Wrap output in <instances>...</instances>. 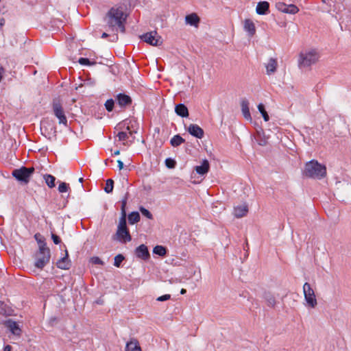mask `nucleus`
<instances>
[{
    "label": "nucleus",
    "mask_w": 351,
    "mask_h": 351,
    "mask_svg": "<svg viewBox=\"0 0 351 351\" xmlns=\"http://www.w3.org/2000/svg\"><path fill=\"white\" fill-rule=\"evenodd\" d=\"M269 8V3L267 1H261L258 3L256 11L257 14L263 15L266 14Z\"/></svg>",
    "instance_id": "nucleus-16"
},
{
    "label": "nucleus",
    "mask_w": 351,
    "mask_h": 351,
    "mask_svg": "<svg viewBox=\"0 0 351 351\" xmlns=\"http://www.w3.org/2000/svg\"><path fill=\"white\" fill-rule=\"evenodd\" d=\"M141 40L152 45L159 46L162 45V40L156 31L147 32L141 36Z\"/></svg>",
    "instance_id": "nucleus-9"
},
{
    "label": "nucleus",
    "mask_w": 351,
    "mask_h": 351,
    "mask_svg": "<svg viewBox=\"0 0 351 351\" xmlns=\"http://www.w3.org/2000/svg\"><path fill=\"white\" fill-rule=\"evenodd\" d=\"M126 204H127V198L125 197L124 199H123L121 201V217H126V213H125Z\"/></svg>",
    "instance_id": "nucleus-41"
},
{
    "label": "nucleus",
    "mask_w": 351,
    "mask_h": 351,
    "mask_svg": "<svg viewBox=\"0 0 351 351\" xmlns=\"http://www.w3.org/2000/svg\"><path fill=\"white\" fill-rule=\"evenodd\" d=\"M12 347L10 345H7L4 347L3 351H11Z\"/></svg>",
    "instance_id": "nucleus-49"
},
{
    "label": "nucleus",
    "mask_w": 351,
    "mask_h": 351,
    "mask_svg": "<svg viewBox=\"0 0 351 351\" xmlns=\"http://www.w3.org/2000/svg\"><path fill=\"white\" fill-rule=\"evenodd\" d=\"M265 298L269 306H270L271 307H274L275 306L276 300L273 295H271L270 294H266Z\"/></svg>",
    "instance_id": "nucleus-34"
},
{
    "label": "nucleus",
    "mask_w": 351,
    "mask_h": 351,
    "mask_svg": "<svg viewBox=\"0 0 351 351\" xmlns=\"http://www.w3.org/2000/svg\"><path fill=\"white\" fill-rule=\"evenodd\" d=\"M96 302L97 304H103V301H101V300H97Z\"/></svg>",
    "instance_id": "nucleus-54"
},
{
    "label": "nucleus",
    "mask_w": 351,
    "mask_h": 351,
    "mask_svg": "<svg viewBox=\"0 0 351 351\" xmlns=\"http://www.w3.org/2000/svg\"><path fill=\"white\" fill-rule=\"evenodd\" d=\"M5 24V20L3 19H0V27H3Z\"/></svg>",
    "instance_id": "nucleus-50"
},
{
    "label": "nucleus",
    "mask_w": 351,
    "mask_h": 351,
    "mask_svg": "<svg viewBox=\"0 0 351 351\" xmlns=\"http://www.w3.org/2000/svg\"><path fill=\"white\" fill-rule=\"evenodd\" d=\"M114 100L110 99H108L105 103V107L108 112H111L114 108Z\"/></svg>",
    "instance_id": "nucleus-37"
},
{
    "label": "nucleus",
    "mask_w": 351,
    "mask_h": 351,
    "mask_svg": "<svg viewBox=\"0 0 351 351\" xmlns=\"http://www.w3.org/2000/svg\"><path fill=\"white\" fill-rule=\"evenodd\" d=\"M78 62L82 65H93L95 64V62H91L89 59L86 58H80Z\"/></svg>",
    "instance_id": "nucleus-39"
},
{
    "label": "nucleus",
    "mask_w": 351,
    "mask_h": 351,
    "mask_svg": "<svg viewBox=\"0 0 351 351\" xmlns=\"http://www.w3.org/2000/svg\"><path fill=\"white\" fill-rule=\"evenodd\" d=\"M114 181L112 179H108L106 182L104 191L107 193H110L113 190Z\"/></svg>",
    "instance_id": "nucleus-30"
},
{
    "label": "nucleus",
    "mask_w": 351,
    "mask_h": 351,
    "mask_svg": "<svg viewBox=\"0 0 351 351\" xmlns=\"http://www.w3.org/2000/svg\"><path fill=\"white\" fill-rule=\"evenodd\" d=\"M124 260V256L122 254H118L114 258V263H121Z\"/></svg>",
    "instance_id": "nucleus-42"
},
{
    "label": "nucleus",
    "mask_w": 351,
    "mask_h": 351,
    "mask_svg": "<svg viewBox=\"0 0 351 351\" xmlns=\"http://www.w3.org/2000/svg\"><path fill=\"white\" fill-rule=\"evenodd\" d=\"M139 210H140L141 214L143 216H145V217H147V219H153L152 214L147 209H146L145 208H144L143 206H141Z\"/></svg>",
    "instance_id": "nucleus-33"
},
{
    "label": "nucleus",
    "mask_w": 351,
    "mask_h": 351,
    "mask_svg": "<svg viewBox=\"0 0 351 351\" xmlns=\"http://www.w3.org/2000/svg\"><path fill=\"white\" fill-rule=\"evenodd\" d=\"M241 111L244 118L247 121H252V117L249 108V101L247 99H243L241 104Z\"/></svg>",
    "instance_id": "nucleus-14"
},
{
    "label": "nucleus",
    "mask_w": 351,
    "mask_h": 351,
    "mask_svg": "<svg viewBox=\"0 0 351 351\" xmlns=\"http://www.w3.org/2000/svg\"><path fill=\"white\" fill-rule=\"evenodd\" d=\"M46 265H25V269L31 274L38 275Z\"/></svg>",
    "instance_id": "nucleus-19"
},
{
    "label": "nucleus",
    "mask_w": 351,
    "mask_h": 351,
    "mask_svg": "<svg viewBox=\"0 0 351 351\" xmlns=\"http://www.w3.org/2000/svg\"><path fill=\"white\" fill-rule=\"evenodd\" d=\"M9 327L14 334H19V332H21V330L19 328L18 324L14 322H10L9 324Z\"/></svg>",
    "instance_id": "nucleus-32"
},
{
    "label": "nucleus",
    "mask_w": 351,
    "mask_h": 351,
    "mask_svg": "<svg viewBox=\"0 0 351 351\" xmlns=\"http://www.w3.org/2000/svg\"><path fill=\"white\" fill-rule=\"evenodd\" d=\"M44 178L49 188H53L55 186L56 178L53 176L47 174L44 176Z\"/></svg>",
    "instance_id": "nucleus-27"
},
{
    "label": "nucleus",
    "mask_w": 351,
    "mask_h": 351,
    "mask_svg": "<svg viewBox=\"0 0 351 351\" xmlns=\"http://www.w3.org/2000/svg\"><path fill=\"white\" fill-rule=\"evenodd\" d=\"M303 293L304 300L308 307L314 308L317 305V301L315 291L308 282H305L303 285Z\"/></svg>",
    "instance_id": "nucleus-6"
},
{
    "label": "nucleus",
    "mask_w": 351,
    "mask_h": 351,
    "mask_svg": "<svg viewBox=\"0 0 351 351\" xmlns=\"http://www.w3.org/2000/svg\"><path fill=\"white\" fill-rule=\"evenodd\" d=\"M119 153H120V152H119V150H117V151H115V152H114V154H114V156H117V155H119Z\"/></svg>",
    "instance_id": "nucleus-53"
},
{
    "label": "nucleus",
    "mask_w": 351,
    "mask_h": 351,
    "mask_svg": "<svg viewBox=\"0 0 351 351\" xmlns=\"http://www.w3.org/2000/svg\"><path fill=\"white\" fill-rule=\"evenodd\" d=\"M126 351H142L141 348L139 345L138 341L133 339L126 343L125 346Z\"/></svg>",
    "instance_id": "nucleus-17"
},
{
    "label": "nucleus",
    "mask_w": 351,
    "mask_h": 351,
    "mask_svg": "<svg viewBox=\"0 0 351 351\" xmlns=\"http://www.w3.org/2000/svg\"><path fill=\"white\" fill-rule=\"evenodd\" d=\"M185 142V140L179 134L173 136L170 140V144L173 147H178Z\"/></svg>",
    "instance_id": "nucleus-24"
},
{
    "label": "nucleus",
    "mask_w": 351,
    "mask_h": 351,
    "mask_svg": "<svg viewBox=\"0 0 351 351\" xmlns=\"http://www.w3.org/2000/svg\"><path fill=\"white\" fill-rule=\"evenodd\" d=\"M140 215L138 212H132L128 215V221L130 224H134L140 221Z\"/></svg>",
    "instance_id": "nucleus-25"
},
{
    "label": "nucleus",
    "mask_w": 351,
    "mask_h": 351,
    "mask_svg": "<svg viewBox=\"0 0 351 351\" xmlns=\"http://www.w3.org/2000/svg\"><path fill=\"white\" fill-rule=\"evenodd\" d=\"M79 181H80V182H83V178H80L79 179Z\"/></svg>",
    "instance_id": "nucleus-55"
},
{
    "label": "nucleus",
    "mask_w": 351,
    "mask_h": 351,
    "mask_svg": "<svg viewBox=\"0 0 351 351\" xmlns=\"http://www.w3.org/2000/svg\"><path fill=\"white\" fill-rule=\"evenodd\" d=\"M243 28L250 37H252L256 34V27L251 19H247L243 21Z\"/></svg>",
    "instance_id": "nucleus-12"
},
{
    "label": "nucleus",
    "mask_w": 351,
    "mask_h": 351,
    "mask_svg": "<svg viewBox=\"0 0 351 351\" xmlns=\"http://www.w3.org/2000/svg\"><path fill=\"white\" fill-rule=\"evenodd\" d=\"M276 7L279 11L287 13V4L282 2H278L276 3Z\"/></svg>",
    "instance_id": "nucleus-36"
},
{
    "label": "nucleus",
    "mask_w": 351,
    "mask_h": 351,
    "mask_svg": "<svg viewBox=\"0 0 351 351\" xmlns=\"http://www.w3.org/2000/svg\"><path fill=\"white\" fill-rule=\"evenodd\" d=\"M185 21L187 24L197 27L199 22V18L197 14L192 13L186 16Z\"/></svg>",
    "instance_id": "nucleus-22"
},
{
    "label": "nucleus",
    "mask_w": 351,
    "mask_h": 351,
    "mask_svg": "<svg viewBox=\"0 0 351 351\" xmlns=\"http://www.w3.org/2000/svg\"><path fill=\"white\" fill-rule=\"evenodd\" d=\"M117 163L119 170L122 169L123 168V162L121 160H119L117 161Z\"/></svg>",
    "instance_id": "nucleus-48"
},
{
    "label": "nucleus",
    "mask_w": 351,
    "mask_h": 351,
    "mask_svg": "<svg viewBox=\"0 0 351 351\" xmlns=\"http://www.w3.org/2000/svg\"><path fill=\"white\" fill-rule=\"evenodd\" d=\"M248 212V206L244 203L240 205H238L234 208V215L237 218H241L246 215Z\"/></svg>",
    "instance_id": "nucleus-13"
},
{
    "label": "nucleus",
    "mask_w": 351,
    "mask_h": 351,
    "mask_svg": "<svg viewBox=\"0 0 351 351\" xmlns=\"http://www.w3.org/2000/svg\"><path fill=\"white\" fill-rule=\"evenodd\" d=\"M326 167L324 165L312 160L305 164L303 174L311 178L321 180L326 176Z\"/></svg>",
    "instance_id": "nucleus-2"
},
{
    "label": "nucleus",
    "mask_w": 351,
    "mask_h": 351,
    "mask_svg": "<svg viewBox=\"0 0 351 351\" xmlns=\"http://www.w3.org/2000/svg\"><path fill=\"white\" fill-rule=\"evenodd\" d=\"M209 168V163L208 160H205L203 161L201 165L196 166L195 169L198 174L204 176L208 172Z\"/></svg>",
    "instance_id": "nucleus-20"
},
{
    "label": "nucleus",
    "mask_w": 351,
    "mask_h": 351,
    "mask_svg": "<svg viewBox=\"0 0 351 351\" xmlns=\"http://www.w3.org/2000/svg\"><path fill=\"white\" fill-rule=\"evenodd\" d=\"M57 265L60 269H62L67 270V269H70L69 265Z\"/></svg>",
    "instance_id": "nucleus-47"
},
{
    "label": "nucleus",
    "mask_w": 351,
    "mask_h": 351,
    "mask_svg": "<svg viewBox=\"0 0 351 351\" xmlns=\"http://www.w3.org/2000/svg\"><path fill=\"white\" fill-rule=\"evenodd\" d=\"M117 235L119 240L124 243L130 241L132 239L129 230L127 228L125 217H121L119 219Z\"/></svg>",
    "instance_id": "nucleus-5"
},
{
    "label": "nucleus",
    "mask_w": 351,
    "mask_h": 351,
    "mask_svg": "<svg viewBox=\"0 0 351 351\" xmlns=\"http://www.w3.org/2000/svg\"><path fill=\"white\" fill-rule=\"evenodd\" d=\"M114 265L117 266V267H119L121 265L117 264V265Z\"/></svg>",
    "instance_id": "nucleus-56"
},
{
    "label": "nucleus",
    "mask_w": 351,
    "mask_h": 351,
    "mask_svg": "<svg viewBox=\"0 0 351 351\" xmlns=\"http://www.w3.org/2000/svg\"><path fill=\"white\" fill-rule=\"evenodd\" d=\"M52 108L54 115L58 119L59 124L67 125V119L62 105L59 100L53 101Z\"/></svg>",
    "instance_id": "nucleus-7"
},
{
    "label": "nucleus",
    "mask_w": 351,
    "mask_h": 351,
    "mask_svg": "<svg viewBox=\"0 0 351 351\" xmlns=\"http://www.w3.org/2000/svg\"><path fill=\"white\" fill-rule=\"evenodd\" d=\"M171 298V295L169 294H165V295H161L160 297H158L157 298V300L158 301H160V302H163V301H166V300H168Z\"/></svg>",
    "instance_id": "nucleus-44"
},
{
    "label": "nucleus",
    "mask_w": 351,
    "mask_h": 351,
    "mask_svg": "<svg viewBox=\"0 0 351 351\" xmlns=\"http://www.w3.org/2000/svg\"><path fill=\"white\" fill-rule=\"evenodd\" d=\"M35 169L34 167L27 168L22 167L19 169H16L12 171V175L21 183L27 184L34 173Z\"/></svg>",
    "instance_id": "nucleus-4"
},
{
    "label": "nucleus",
    "mask_w": 351,
    "mask_h": 351,
    "mask_svg": "<svg viewBox=\"0 0 351 351\" xmlns=\"http://www.w3.org/2000/svg\"><path fill=\"white\" fill-rule=\"evenodd\" d=\"M254 138L261 146H265L267 143V138L265 136L263 130L256 131Z\"/></svg>",
    "instance_id": "nucleus-15"
},
{
    "label": "nucleus",
    "mask_w": 351,
    "mask_h": 351,
    "mask_svg": "<svg viewBox=\"0 0 351 351\" xmlns=\"http://www.w3.org/2000/svg\"><path fill=\"white\" fill-rule=\"evenodd\" d=\"M68 256H69V255H68V252H67V250H65V256H64V257H62V258H61V260H60V261H59V262H60H60H62V263H65V262L66 261V260L68 259Z\"/></svg>",
    "instance_id": "nucleus-46"
},
{
    "label": "nucleus",
    "mask_w": 351,
    "mask_h": 351,
    "mask_svg": "<svg viewBox=\"0 0 351 351\" xmlns=\"http://www.w3.org/2000/svg\"><path fill=\"white\" fill-rule=\"evenodd\" d=\"M278 66V62L276 59L275 58H270L266 64V69H267V73L268 75H271L274 73H275L276 68Z\"/></svg>",
    "instance_id": "nucleus-21"
},
{
    "label": "nucleus",
    "mask_w": 351,
    "mask_h": 351,
    "mask_svg": "<svg viewBox=\"0 0 351 351\" xmlns=\"http://www.w3.org/2000/svg\"><path fill=\"white\" fill-rule=\"evenodd\" d=\"M127 16L123 8H111L104 17V22L106 24L108 30L114 32H117L119 30L123 33L125 32V23Z\"/></svg>",
    "instance_id": "nucleus-1"
},
{
    "label": "nucleus",
    "mask_w": 351,
    "mask_h": 351,
    "mask_svg": "<svg viewBox=\"0 0 351 351\" xmlns=\"http://www.w3.org/2000/svg\"><path fill=\"white\" fill-rule=\"evenodd\" d=\"M187 130L190 134L197 138H202L204 137V130L196 124H190Z\"/></svg>",
    "instance_id": "nucleus-10"
},
{
    "label": "nucleus",
    "mask_w": 351,
    "mask_h": 351,
    "mask_svg": "<svg viewBox=\"0 0 351 351\" xmlns=\"http://www.w3.org/2000/svg\"><path fill=\"white\" fill-rule=\"evenodd\" d=\"M117 101L121 106L129 105L132 102L131 98L125 94H119L117 96Z\"/></svg>",
    "instance_id": "nucleus-23"
},
{
    "label": "nucleus",
    "mask_w": 351,
    "mask_h": 351,
    "mask_svg": "<svg viewBox=\"0 0 351 351\" xmlns=\"http://www.w3.org/2000/svg\"><path fill=\"white\" fill-rule=\"evenodd\" d=\"M153 253L160 256H164L167 254V248L162 245H156L154 247Z\"/></svg>",
    "instance_id": "nucleus-26"
},
{
    "label": "nucleus",
    "mask_w": 351,
    "mask_h": 351,
    "mask_svg": "<svg viewBox=\"0 0 351 351\" xmlns=\"http://www.w3.org/2000/svg\"><path fill=\"white\" fill-rule=\"evenodd\" d=\"M108 36V34L107 33H106V32H104V33L102 34V35H101V38H107Z\"/></svg>",
    "instance_id": "nucleus-51"
},
{
    "label": "nucleus",
    "mask_w": 351,
    "mask_h": 351,
    "mask_svg": "<svg viewBox=\"0 0 351 351\" xmlns=\"http://www.w3.org/2000/svg\"><path fill=\"white\" fill-rule=\"evenodd\" d=\"M186 289H181V291H180V293H181L182 295L185 294V293H186Z\"/></svg>",
    "instance_id": "nucleus-52"
},
{
    "label": "nucleus",
    "mask_w": 351,
    "mask_h": 351,
    "mask_svg": "<svg viewBox=\"0 0 351 351\" xmlns=\"http://www.w3.org/2000/svg\"><path fill=\"white\" fill-rule=\"evenodd\" d=\"M299 8L294 4H287V13L288 14H296L298 12Z\"/></svg>",
    "instance_id": "nucleus-31"
},
{
    "label": "nucleus",
    "mask_w": 351,
    "mask_h": 351,
    "mask_svg": "<svg viewBox=\"0 0 351 351\" xmlns=\"http://www.w3.org/2000/svg\"><path fill=\"white\" fill-rule=\"evenodd\" d=\"M135 255L143 261H147L149 257L147 247L144 244L141 245L136 249Z\"/></svg>",
    "instance_id": "nucleus-11"
},
{
    "label": "nucleus",
    "mask_w": 351,
    "mask_h": 351,
    "mask_svg": "<svg viewBox=\"0 0 351 351\" xmlns=\"http://www.w3.org/2000/svg\"><path fill=\"white\" fill-rule=\"evenodd\" d=\"M39 252L37 254V262L36 263H48L50 261V250L46 246V243L39 241Z\"/></svg>",
    "instance_id": "nucleus-8"
},
{
    "label": "nucleus",
    "mask_w": 351,
    "mask_h": 351,
    "mask_svg": "<svg viewBox=\"0 0 351 351\" xmlns=\"http://www.w3.org/2000/svg\"><path fill=\"white\" fill-rule=\"evenodd\" d=\"M165 165L168 168L173 169L176 167V162L175 160L169 158L165 160Z\"/></svg>",
    "instance_id": "nucleus-38"
},
{
    "label": "nucleus",
    "mask_w": 351,
    "mask_h": 351,
    "mask_svg": "<svg viewBox=\"0 0 351 351\" xmlns=\"http://www.w3.org/2000/svg\"><path fill=\"white\" fill-rule=\"evenodd\" d=\"M176 113L182 117H189V110L187 107L182 104H179L175 107Z\"/></svg>",
    "instance_id": "nucleus-18"
},
{
    "label": "nucleus",
    "mask_w": 351,
    "mask_h": 351,
    "mask_svg": "<svg viewBox=\"0 0 351 351\" xmlns=\"http://www.w3.org/2000/svg\"><path fill=\"white\" fill-rule=\"evenodd\" d=\"M117 137L119 138V141H125L128 138V132L125 131L119 132L117 134Z\"/></svg>",
    "instance_id": "nucleus-40"
},
{
    "label": "nucleus",
    "mask_w": 351,
    "mask_h": 351,
    "mask_svg": "<svg viewBox=\"0 0 351 351\" xmlns=\"http://www.w3.org/2000/svg\"><path fill=\"white\" fill-rule=\"evenodd\" d=\"M258 109L259 112L261 113L264 120L265 121H268L269 119V117L265 109L264 105L263 104H259L258 105Z\"/></svg>",
    "instance_id": "nucleus-29"
},
{
    "label": "nucleus",
    "mask_w": 351,
    "mask_h": 351,
    "mask_svg": "<svg viewBox=\"0 0 351 351\" xmlns=\"http://www.w3.org/2000/svg\"><path fill=\"white\" fill-rule=\"evenodd\" d=\"M121 125H123V128H125V132H128V134L132 135L134 132H136V131L132 130L130 128V127H132L131 121L125 120L123 121V123L119 124V126L121 127Z\"/></svg>",
    "instance_id": "nucleus-28"
},
{
    "label": "nucleus",
    "mask_w": 351,
    "mask_h": 351,
    "mask_svg": "<svg viewBox=\"0 0 351 351\" xmlns=\"http://www.w3.org/2000/svg\"><path fill=\"white\" fill-rule=\"evenodd\" d=\"M69 189V186L65 182H60L58 186V191L60 193H66Z\"/></svg>",
    "instance_id": "nucleus-35"
},
{
    "label": "nucleus",
    "mask_w": 351,
    "mask_h": 351,
    "mask_svg": "<svg viewBox=\"0 0 351 351\" xmlns=\"http://www.w3.org/2000/svg\"><path fill=\"white\" fill-rule=\"evenodd\" d=\"M90 263L95 264V263H104L102 261L100 260L99 258L94 256L90 258Z\"/></svg>",
    "instance_id": "nucleus-45"
},
{
    "label": "nucleus",
    "mask_w": 351,
    "mask_h": 351,
    "mask_svg": "<svg viewBox=\"0 0 351 351\" xmlns=\"http://www.w3.org/2000/svg\"><path fill=\"white\" fill-rule=\"evenodd\" d=\"M319 58L318 53L315 50L301 52L298 59L299 66L300 68L310 66L311 64H315Z\"/></svg>",
    "instance_id": "nucleus-3"
},
{
    "label": "nucleus",
    "mask_w": 351,
    "mask_h": 351,
    "mask_svg": "<svg viewBox=\"0 0 351 351\" xmlns=\"http://www.w3.org/2000/svg\"><path fill=\"white\" fill-rule=\"evenodd\" d=\"M51 239H52L53 243L56 245L60 244L61 243L60 238L58 235H56L53 233L51 234Z\"/></svg>",
    "instance_id": "nucleus-43"
}]
</instances>
